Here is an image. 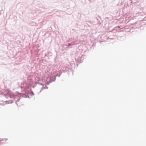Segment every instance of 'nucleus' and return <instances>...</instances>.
I'll list each match as a JSON object with an SVG mask.
<instances>
[{
	"mask_svg": "<svg viewBox=\"0 0 146 146\" xmlns=\"http://www.w3.org/2000/svg\"><path fill=\"white\" fill-rule=\"evenodd\" d=\"M70 45V43H69V45Z\"/></svg>",
	"mask_w": 146,
	"mask_h": 146,
	"instance_id": "f257e3e1",
	"label": "nucleus"
}]
</instances>
